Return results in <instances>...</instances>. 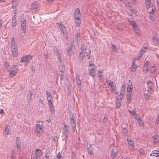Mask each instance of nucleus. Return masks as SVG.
<instances>
[{"instance_id":"1","label":"nucleus","mask_w":159,"mask_h":159,"mask_svg":"<svg viewBox=\"0 0 159 159\" xmlns=\"http://www.w3.org/2000/svg\"><path fill=\"white\" fill-rule=\"evenodd\" d=\"M129 84H128V87L127 89V94L126 95V98L127 99V103L128 104H129L131 101L132 99V95L131 93H132V88L131 87V86L132 85V84L131 83L130 85Z\"/></svg>"},{"instance_id":"2","label":"nucleus","mask_w":159,"mask_h":159,"mask_svg":"<svg viewBox=\"0 0 159 159\" xmlns=\"http://www.w3.org/2000/svg\"><path fill=\"white\" fill-rule=\"evenodd\" d=\"M76 52V49L74 45H72L69 47L67 51V54L69 56H71L75 54Z\"/></svg>"},{"instance_id":"3","label":"nucleus","mask_w":159,"mask_h":159,"mask_svg":"<svg viewBox=\"0 0 159 159\" xmlns=\"http://www.w3.org/2000/svg\"><path fill=\"white\" fill-rule=\"evenodd\" d=\"M43 123L42 121H38L36 125V129L38 133L42 132L43 128Z\"/></svg>"},{"instance_id":"4","label":"nucleus","mask_w":159,"mask_h":159,"mask_svg":"<svg viewBox=\"0 0 159 159\" xmlns=\"http://www.w3.org/2000/svg\"><path fill=\"white\" fill-rule=\"evenodd\" d=\"M70 121L72 126V130L73 132H74L76 130V123L75 117L72 116L70 119Z\"/></svg>"},{"instance_id":"5","label":"nucleus","mask_w":159,"mask_h":159,"mask_svg":"<svg viewBox=\"0 0 159 159\" xmlns=\"http://www.w3.org/2000/svg\"><path fill=\"white\" fill-rule=\"evenodd\" d=\"M107 83L108 85L110 87V89L113 92L116 91V87L115 83L111 80H107Z\"/></svg>"},{"instance_id":"6","label":"nucleus","mask_w":159,"mask_h":159,"mask_svg":"<svg viewBox=\"0 0 159 159\" xmlns=\"http://www.w3.org/2000/svg\"><path fill=\"white\" fill-rule=\"evenodd\" d=\"M16 148L17 150L20 151L21 149V142L19 137H17L16 141Z\"/></svg>"},{"instance_id":"7","label":"nucleus","mask_w":159,"mask_h":159,"mask_svg":"<svg viewBox=\"0 0 159 159\" xmlns=\"http://www.w3.org/2000/svg\"><path fill=\"white\" fill-rule=\"evenodd\" d=\"M74 16L75 19L80 18L81 17V15L79 8H77L75 10L74 12Z\"/></svg>"},{"instance_id":"8","label":"nucleus","mask_w":159,"mask_h":159,"mask_svg":"<svg viewBox=\"0 0 159 159\" xmlns=\"http://www.w3.org/2000/svg\"><path fill=\"white\" fill-rule=\"evenodd\" d=\"M32 57V56L30 55H28L21 58L20 59V61L22 62H28Z\"/></svg>"},{"instance_id":"9","label":"nucleus","mask_w":159,"mask_h":159,"mask_svg":"<svg viewBox=\"0 0 159 159\" xmlns=\"http://www.w3.org/2000/svg\"><path fill=\"white\" fill-rule=\"evenodd\" d=\"M147 84L148 87V91L151 93V92H153L154 90L153 89V86L152 83L150 80H148L147 82Z\"/></svg>"},{"instance_id":"10","label":"nucleus","mask_w":159,"mask_h":159,"mask_svg":"<svg viewBox=\"0 0 159 159\" xmlns=\"http://www.w3.org/2000/svg\"><path fill=\"white\" fill-rule=\"evenodd\" d=\"M12 56L16 57L18 56L17 48V47L11 48Z\"/></svg>"},{"instance_id":"11","label":"nucleus","mask_w":159,"mask_h":159,"mask_svg":"<svg viewBox=\"0 0 159 159\" xmlns=\"http://www.w3.org/2000/svg\"><path fill=\"white\" fill-rule=\"evenodd\" d=\"M21 29L24 33H25L26 30V26L25 20L24 19L22 20L21 22Z\"/></svg>"},{"instance_id":"12","label":"nucleus","mask_w":159,"mask_h":159,"mask_svg":"<svg viewBox=\"0 0 159 159\" xmlns=\"http://www.w3.org/2000/svg\"><path fill=\"white\" fill-rule=\"evenodd\" d=\"M63 124L64 125L63 126H62V128L63 130V133L65 136H67V134L68 133L69 131V129L68 128L67 125L65 124L64 123Z\"/></svg>"},{"instance_id":"13","label":"nucleus","mask_w":159,"mask_h":159,"mask_svg":"<svg viewBox=\"0 0 159 159\" xmlns=\"http://www.w3.org/2000/svg\"><path fill=\"white\" fill-rule=\"evenodd\" d=\"M39 8V7L38 5V2H34L32 3L31 6V9H35L37 10Z\"/></svg>"},{"instance_id":"14","label":"nucleus","mask_w":159,"mask_h":159,"mask_svg":"<svg viewBox=\"0 0 159 159\" xmlns=\"http://www.w3.org/2000/svg\"><path fill=\"white\" fill-rule=\"evenodd\" d=\"M127 140H128V146L130 148V149H133L134 148V141L131 139L128 140V139H127Z\"/></svg>"},{"instance_id":"15","label":"nucleus","mask_w":159,"mask_h":159,"mask_svg":"<svg viewBox=\"0 0 159 159\" xmlns=\"http://www.w3.org/2000/svg\"><path fill=\"white\" fill-rule=\"evenodd\" d=\"M83 51H84V53H86V56L87 57V58L88 59H89L90 58V52L91 50L89 48H85L84 50L83 49Z\"/></svg>"},{"instance_id":"16","label":"nucleus","mask_w":159,"mask_h":159,"mask_svg":"<svg viewBox=\"0 0 159 159\" xmlns=\"http://www.w3.org/2000/svg\"><path fill=\"white\" fill-rule=\"evenodd\" d=\"M57 25L58 26L60 30L62 32L63 35H65L66 34L64 32L65 30H66V28L63 25H62L59 23H57Z\"/></svg>"},{"instance_id":"17","label":"nucleus","mask_w":159,"mask_h":159,"mask_svg":"<svg viewBox=\"0 0 159 159\" xmlns=\"http://www.w3.org/2000/svg\"><path fill=\"white\" fill-rule=\"evenodd\" d=\"M118 152V150L116 148L112 150L111 152V156L113 158H115Z\"/></svg>"},{"instance_id":"18","label":"nucleus","mask_w":159,"mask_h":159,"mask_svg":"<svg viewBox=\"0 0 159 159\" xmlns=\"http://www.w3.org/2000/svg\"><path fill=\"white\" fill-rule=\"evenodd\" d=\"M151 8H152L151 11H149V13L150 14V17L152 19L154 13L155 12L154 10H155V7L153 6L151 7Z\"/></svg>"},{"instance_id":"19","label":"nucleus","mask_w":159,"mask_h":159,"mask_svg":"<svg viewBox=\"0 0 159 159\" xmlns=\"http://www.w3.org/2000/svg\"><path fill=\"white\" fill-rule=\"evenodd\" d=\"M11 48L17 47L16 42L14 38H12L11 39Z\"/></svg>"},{"instance_id":"20","label":"nucleus","mask_w":159,"mask_h":159,"mask_svg":"<svg viewBox=\"0 0 159 159\" xmlns=\"http://www.w3.org/2000/svg\"><path fill=\"white\" fill-rule=\"evenodd\" d=\"M128 20L130 24L134 27H135V28L137 27V25L135 24L134 19L133 18H131L130 19L129 18L128 19Z\"/></svg>"},{"instance_id":"21","label":"nucleus","mask_w":159,"mask_h":159,"mask_svg":"<svg viewBox=\"0 0 159 159\" xmlns=\"http://www.w3.org/2000/svg\"><path fill=\"white\" fill-rule=\"evenodd\" d=\"M43 154L42 151L39 149H37L35 151V155L36 157L41 156Z\"/></svg>"},{"instance_id":"22","label":"nucleus","mask_w":159,"mask_h":159,"mask_svg":"<svg viewBox=\"0 0 159 159\" xmlns=\"http://www.w3.org/2000/svg\"><path fill=\"white\" fill-rule=\"evenodd\" d=\"M17 73V70H11L9 73L10 76L11 77L13 78L16 75Z\"/></svg>"},{"instance_id":"23","label":"nucleus","mask_w":159,"mask_h":159,"mask_svg":"<svg viewBox=\"0 0 159 159\" xmlns=\"http://www.w3.org/2000/svg\"><path fill=\"white\" fill-rule=\"evenodd\" d=\"M46 93L48 101H52L53 98L52 95H51V93H49L48 91H47Z\"/></svg>"},{"instance_id":"24","label":"nucleus","mask_w":159,"mask_h":159,"mask_svg":"<svg viewBox=\"0 0 159 159\" xmlns=\"http://www.w3.org/2000/svg\"><path fill=\"white\" fill-rule=\"evenodd\" d=\"M95 69L94 68H92L89 70V74L93 77L94 76Z\"/></svg>"},{"instance_id":"25","label":"nucleus","mask_w":159,"mask_h":159,"mask_svg":"<svg viewBox=\"0 0 159 159\" xmlns=\"http://www.w3.org/2000/svg\"><path fill=\"white\" fill-rule=\"evenodd\" d=\"M152 40L155 45L159 44V41L158 38L155 36L152 38Z\"/></svg>"},{"instance_id":"26","label":"nucleus","mask_w":159,"mask_h":159,"mask_svg":"<svg viewBox=\"0 0 159 159\" xmlns=\"http://www.w3.org/2000/svg\"><path fill=\"white\" fill-rule=\"evenodd\" d=\"M80 39V33L78 31L75 34V39L76 41L78 42L79 41Z\"/></svg>"},{"instance_id":"27","label":"nucleus","mask_w":159,"mask_h":159,"mask_svg":"<svg viewBox=\"0 0 159 159\" xmlns=\"http://www.w3.org/2000/svg\"><path fill=\"white\" fill-rule=\"evenodd\" d=\"M16 18L15 16H13L12 17V24L13 27H14L16 25Z\"/></svg>"},{"instance_id":"28","label":"nucleus","mask_w":159,"mask_h":159,"mask_svg":"<svg viewBox=\"0 0 159 159\" xmlns=\"http://www.w3.org/2000/svg\"><path fill=\"white\" fill-rule=\"evenodd\" d=\"M65 70L64 66L62 64L59 66V72L64 73Z\"/></svg>"},{"instance_id":"29","label":"nucleus","mask_w":159,"mask_h":159,"mask_svg":"<svg viewBox=\"0 0 159 159\" xmlns=\"http://www.w3.org/2000/svg\"><path fill=\"white\" fill-rule=\"evenodd\" d=\"M121 100L116 99V105L117 108H119L121 106Z\"/></svg>"},{"instance_id":"30","label":"nucleus","mask_w":159,"mask_h":159,"mask_svg":"<svg viewBox=\"0 0 159 159\" xmlns=\"http://www.w3.org/2000/svg\"><path fill=\"white\" fill-rule=\"evenodd\" d=\"M137 66L135 65L134 61H133L132 64V66H131V70L132 72H134L135 71V70L137 68Z\"/></svg>"},{"instance_id":"31","label":"nucleus","mask_w":159,"mask_h":159,"mask_svg":"<svg viewBox=\"0 0 159 159\" xmlns=\"http://www.w3.org/2000/svg\"><path fill=\"white\" fill-rule=\"evenodd\" d=\"M30 94H28L27 95V101L29 103H30V102L31 101V99H32V93L31 92H30Z\"/></svg>"},{"instance_id":"32","label":"nucleus","mask_w":159,"mask_h":159,"mask_svg":"<svg viewBox=\"0 0 159 159\" xmlns=\"http://www.w3.org/2000/svg\"><path fill=\"white\" fill-rule=\"evenodd\" d=\"M125 94L123 93H120V94L116 97V99L122 100V98L124 97Z\"/></svg>"},{"instance_id":"33","label":"nucleus","mask_w":159,"mask_h":159,"mask_svg":"<svg viewBox=\"0 0 159 159\" xmlns=\"http://www.w3.org/2000/svg\"><path fill=\"white\" fill-rule=\"evenodd\" d=\"M75 23L76 26L79 27L80 25L81 21L80 18L75 19Z\"/></svg>"},{"instance_id":"34","label":"nucleus","mask_w":159,"mask_h":159,"mask_svg":"<svg viewBox=\"0 0 159 159\" xmlns=\"http://www.w3.org/2000/svg\"><path fill=\"white\" fill-rule=\"evenodd\" d=\"M145 51L141 50L139 52L138 55V58L141 57L144 54Z\"/></svg>"},{"instance_id":"35","label":"nucleus","mask_w":159,"mask_h":159,"mask_svg":"<svg viewBox=\"0 0 159 159\" xmlns=\"http://www.w3.org/2000/svg\"><path fill=\"white\" fill-rule=\"evenodd\" d=\"M5 131L6 133L7 134H9V130L8 128V126L7 125H6L5 126Z\"/></svg>"},{"instance_id":"36","label":"nucleus","mask_w":159,"mask_h":159,"mask_svg":"<svg viewBox=\"0 0 159 159\" xmlns=\"http://www.w3.org/2000/svg\"><path fill=\"white\" fill-rule=\"evenodd\" d=\"M148 71V67L147 66L143 65V71L145 73H147Z\"/></svg>"},{"instance_id":"37","label":"nucleus","mask_w":159,"mask_h":159,"mask_svg":"<svg viewBox=\"0 0 159 159\" xmlns=\"http://www.w3.org/2000/svg\"><path fill=\"white\" fill-rule=\"evenodd\" d=\"M76 83L78 85H80L81 84V81L79 79V75H77L76 77Z\"/></svg>"},{"instance_id":"38","label":"nucleus","mask_w":159,"mask_h":159,"mask_svg":"<svg viewBox=\"0 0 159 159\" xmlns=\"http://www.w3.org/2000/svg\"><path fill=\"white\" fill-rule=\"evenodd\" d=\"M125 86L124 85H122L121 88V92L120 93H125Z\"/></svg>"},{"instance_id":"39","label":"nucleus","mask_w":159,"mask_h":159,"mask_svg":"<svg viewBox=\"0 0 159 159\" xmlns=\"http://www.w3.org/2000/svg\"><path fill=\"white\" fill-rule=\"evenodd\" d=\"M111 49L113 51H117V48L116 46L112 44L111 47Z\"/></svg>"},{"instance_id":"40","label":"nucleus","mask_w":159,"mask_h":159,"mask_svg":"<svg viewBox=\"0 0 159 159\" xmlns=\"http://www.w3.org/2000/svg\"><path fill=\"white\" fill-rule=\"evenodd\" d=\"M153 140L154 143H157L158 141V139L157 136L153 137Z\"/></svg>"},{"instance_id":"41","label":"nucleus","mask_w":159,"mask_h":159,"mask_svg":"<svg viewBox=\"0 0 159 159\" xmlns=\"http://www.w3.org/2000/svg\"><path fill=\"white\" fill-rule=\"evenodd\" d=\"M145 4L147 9L150 8V2H145Z\"/></svg>"},{"instance_id":"42","label":"nucleus","mask_w":159,"mask_h":159,"mask_svg":"<svg viewBox=\"0 0 159 159\" xmlns=\"http://www.w3.org/2000/svg\"><path fill=\"white\" fill-rule=\"evenodd\" d=\"M155 68L154 66H152L150 69V70L151 73L152 74L154 72H155Z\"/></svg>"},{"instance_id":"43","label":"nucleus","mask_w":159,"mask_h":159,"mask_svg":"<svg viewBox=\"0 0 159 159\" xmlns=\"http://www.w3.org/2000/svg\"><path fill=\"white\" fill-rule=\"evenodd\" d=\"M144 95L145 96V100L146 101L148 100L150 98V95L148 94H146L145 93H144Z\"/></svg>"},{"instance_id":"44","label":"nucleus","mask_w":159,"mask_h":159,"mask_svg":"<svg viewBox=\"0 0 159 159\" xmlns=\"http://www.w3.org/2000/svg\"><path fill=\"white\" fill-rule=\"evenodd\" d=\"M11 157L12 159H16V157L15 155V153L13 151H12L11 153Z\"/></svg>"},{"instance_id":"45","label":"nucleus","mask_w":159,"mask_h":159,"mask_svg":"<svg viewBox=\"0 0 159 159\" xmlns=\"http://www.w3.org/2000/svg\"><path fill=\"white\" fill-rule=\"evenodd\" d=\"M138 122L140 125L141 126H143V121L140 119H138Z\"/></svg>"},{"instance_id":"46","label":"nucleus","mask_w":159,"mask_h":159,"mask_svg":"<svg viewBox=\"0 0 159 159\" xmlns=\"http://www.w3.org/2000/svg\"><path fill=\"white\" fill-rule=\"evenodd\" d=\"M50 111L52 113H54V105L51 106H49Z\"/></svg>"},{"instance_id":"47","label":"nucleus","mask_w":159,"mask_h":159,"mask_svg":"<svg viewBox=\"0 0 159 159\" xmlns=\"http://www.w3.org/2000/svg\"><path fill=\"white\" fill-rule=\"evenodd\" d=\"M88 153L90 155H92L93 154V152L92 149H90L89 148H87Z\"/></svg>"},{"instance_id":"48","label":"nucleus","mask_w":159,"mask_h":159,"mask_svg":"<svg viewBox=\"0 0 159 159\" xmlns=\"http://www.w3.org/2000/svg\"><path fill=\"white\" fill-rule=\"evenodd\" d=\"M139 152L143 155L145 154V150L144 149L141 148L139 150Z\"/></svg>"},{"instance_id":"49","label":"nucleus","mask_w":159,"mask_h":159,"mask_svg":"<svg viewBox=\"0 0 159 159\" xmlns=\"http://www.w3.org/2000/svg\"><path fill=\"white\" fill-rule=\"evenodd\" d=\"M123 133L124 135H125L127 133V131L126 129L125 128H123Z\"/></svg>"},{"instance_id":"50","label":"nucleus","mask_w":159,"mask_h":159,"mask_svg":"<svg viewBox=\"0 0 159 159\" xmlns=\"http://www.w3.org/2000/svg\"><path fill=\"white\" fill-rule=\"evenodd\" d=\"M152 154H159V151L157 150H155L153 151H152Z\"/></svg>"},{"instance_id":"51","label":"nucleus","mask_w":159,"mask_h":159,"mask_svg":"<svg viewBox=\"0 0 159 159\" xmlns=\"http://www.w3.org/2000/svg\"><path fill=\"white\" fill-rule=\"evenodd\" d=\"M62 73V74H60V73H59V75H60V80H62L63 79V78H64L63 74L64 73Z\"/></svg>"},{"instance_id":"52","label":"nucleus","mask_w":159,"mask_h":159,"mask_svg":"<svg viewBox=\"0 0 159 159\" xmlns=\"http://www.w3.org/2000/svg\"><path fill=\"white\" fill-rule=\"evenodd\" d=\"M71 158L72 159H75V154L74 152H73L72 153Z\"/></svg>"},{"instance_id":"53","label":"nucleus","mask_w":159,"mask_h":159,"mask_svg":"<svg viewBox=\"0 0 159 159\" xmlns=\"http://www.w3.org/2000/svg\"><path fill=\"white\" fill-rule=\"evenodd\" d=\"M48 104L49 106H53V105L52 104V101H48Z\"/></svg>"},{"instance_id":"54","label":"nucleus","mask_w":159,"mask_h":159,"mask_svg":"<svg viewBox=\"0 0 159 159\" xmlns=\"http://www.w3.org/2000/svg\"><path fill=\"white\" fill-rule=\"evenodd\" d=\"M56 55L57 57L58 58L59 60L60 58V53L59 52H57Z\"/></svg>"},{"instance_id":"55","label":"nucleus","mask_w":159,"mask_h":159,"mask_svg":"<svg viewBox=\"0 0 159 159\" xmlns=\"http://www.w3.org/2000/svg\"><path fill=\"white\" fill-rule=\"evenodd\" d=\"M52 137H53V140L54 141H55L57 139V136H53Z\"/></svg>"},{"instance_id":"56","label":"nucleus","mask_w":159,"mask_h":159,"mask_svg":"<svg viewBox=\"0 0 159 159\" xmlns=\"http://www.w3.org/2000/svg\"><path fill=\"white\" fill-rule=\"evenodd\" d=\"M57 157H58L59 158H61L62 156L60 154V152H59L57 155Z\"/></svg>"},{"instance_id":"57","label":"nucleus","mask_w":159,"mask_h":159,"mask_svg":"<svg viewBox=\"0 0 159 159\" xmlns=\"http://www.w3.org/2000/svg\"><path fill=\"white\" fill-rule=\"evenodd\" d=\"M129 112L130 113L131 112L132 113L131 115H134L136 114L135 111H130Z\"/></svg>"},{"instance_id":"58","label":"nucleus","mask_w":159,"mask_h":159,"mask_svg":"<svg viewBox=\"0 0 159 159\" xmlns=\"http://www.w3.org/2000/svg\"><path fill=\"white\" fill-rule=\"evenodd\" d=\"M149 62L148 61H147L146 63L144 64V65L145 66H148L149 65Z\"/></svg>"},{"instance_id":"59","label":"nucleus","mask_w":159,"mask_h":159,"mask_svg":"<svg viewBox=\"0 0 159 159\" xmlns=\"http://www.w3.org/2000/svg\"><path fill=\"white\" fill-rule=\"evenodd\" d=\"M39 103H40L42 104H43V101L41 99H39Z\"/></svg>"},{"instance_id":"60","label":"nucleus","mask_w":159,"mask_h":159,"mask_svg":"<svg viewBox=\"0 0 159 159\" xmlns=\"http://www.w3.org/2000/svg\"><path fill=\"white\" fill-rule=\"evenodd\" d=\"M4 113L3 110L2 109H0V114H2Z\"/></svg>"},{"instance_id":"61","label":"nucleus","mask_w":159,"mask_h":159,"mask_svg":"<svg viewBox=\"0 0 159 159\" xmlns=\"http://www.w3.org/2000/svg\"><path fill=\"white\" fill-rule=\"evenodd\" d=\"M156 122L157 124H159V116L158 117L156 120Z\"/></svg>"},{"instance_id":"62","label":"nucleus","mask_w":159,"mask_h":159,"mask_svg":"<svg viewBox=\"0 0 159 159\" xmlns=\"http://www.w3.org/2000/svg\"><path fill=\"white\" fill-rule=\"evenodd\" d=\"M134 4H136V0H131Z\"/></svg>"},{"instance_id":"63","label":"nucleus","mask_w":159,"mask_h":159,"mask_svg":"<svg viewBox=\"0 0 159 159\" xmlns=\"http://www.w3.org/2000/svg\"><path fill=\"white\" fill-rule=\"evenodd\" d=\"M139 59L138 58H137V57H135L134 58V60H133V61H134V63H135V61H136V60H139Z\"/></svg>"},{"instance_id":"64","label":"nucleus","mask_w":159,"mask_h":159,"mask_svg":"<svg viewBox=\"0 0 159 159\" xmlns=\"http://www.w3.org/2000/svg\"><path fill=\"white\" fill-rule=\"evenodd\" d=\"M156 154H152V153L150 154V155L151 156H156Z\"/></svg>"}]
</instances>
